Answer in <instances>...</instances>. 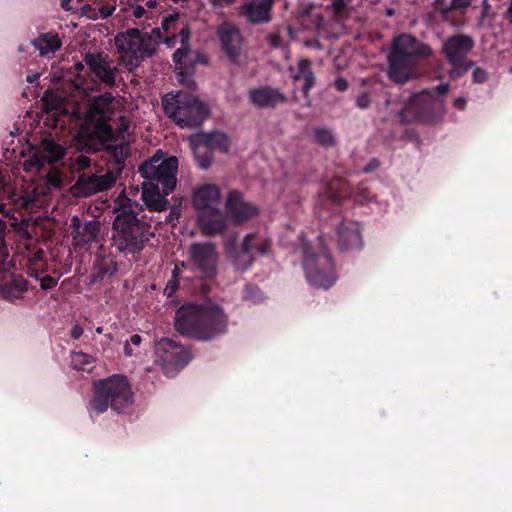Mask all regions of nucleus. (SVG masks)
Segmentation results:
<instances>
[{
    "label": "nucleus",
    "instance_id": "nucleus-42",
    "mask_svg": "<svg viewBox=\"0 0 512 512\" xmlns=\"http://www.w3.org/2000/svg\"><path fill=\"white\" fill-rule=\"evenodd\" d=\"M70 160V166L76 171L84 170L91 164L90 158L85 155H77L75 158H71Z\"/></svg>",
    "mask_w": 512,
    "mask_h": 512
},
{
    "label": "nucleus",
    "instance_id": "nucleus-18",
    "mask_svg": "<svg viewBox=\"0 0 512 512\" xmlns=\"http://www.w3.org/2000/svg\"><path fill=\"white\" fill-rule=\"evenodd\" d=\"M225 213L236 221H250L259 215L260 209L246 201L241 192L232 190L225 200Z\"/></svg>",
    "mask_w": 512,
    "mask_h": 512
},
{
    "label": "nucleus",
    "instance_id": "nucleus-15",
    "mask_svg": "<svg viewBox=\"0 0 512 512\" xmlns=\"http://www.w3.org/2000/svg\"><path fill=\"white\" fill-rule=\"evenodd\" d=\"M148 239L143 226H113V246L120 252L136 253L142 250Z\"/></svg>",
    "mask_w": 512,
    "mask_h": 512
},
{
    "label": "nucleus",
    "instance_id": "nucleus-12",
    "mask_svg": "<svg viewBox=\"0 0 512 512\" xmlns=\"http://www.w3.org/2000/svg\"><path fill=\"white\" fill-rule=\"evenodd\" d=\"M193 205L199 212L200 224H222L220 210V190L217 186L206 184L193 193Z\"/></svg>",
    "mask_w": 512,
    "mask_h": 512
},
{
    "label": "nucleus",
    "instance_id": "nucleus-11",
    "mask_svg": "<svg viewBox=\"0 0 512 512\" xmlns=\"http://www.w3.org/2000/svg\"><path fill=\"white\" fill-rule=\"evenodd\" d=\"M156 362L167 377H174L192 359L191 352L175 341L162 338L155 346Z\"/></svg>",
    "mask_w": 512,
    "mask_h": 512
},
{
    "label": "nucleus",
    "instance_id": "nucleus-5",
    "mask_svg": "<svg viewBox=\"0 0 512 512\" xmlns=\"http://www.w3.org/2000/svg\"><path fill=\"white\" fill-rule=\"evenodd\" d=\"M165 114L181 128L200 126L209 115L208 106L195 95L179 91L162 98Z\"/></svg>",
    "mask_w": 512,
    "mask_h": 512
},
{
    "label": "nucleus",
    "instance_id": "nucleus-21",
    "mask_svg": "<svg viewBox=\"0 0 512 512\" xmlns=\"http://www.w3.org/2000/svg\"><path fill=\"white\" fill-rule=\"evenodd\" d=\"M116 129L111 140H102L109 143L108 147L111 149L112 154L115 156L118 163L123 162L129 155V133L128 121L122 115L118 116Z\"/></svg>",
    "mask_w": 512,
    "mask_h": 512
},
{
    "label": "nucleus",
    "instance_id": "nucleus-32",
    "mask_svg": "<svg viewBox=\"0 0 512 512\" xmlns=\"http://www.w3.org/2000/svg\"><path fill=\"white\" fill-rule=\"evenodd\" d=\"M27 288V281L21 275H17L15 278L10 279L3 287H0V295L12 301L19 298Z\"/></svg>",
    "mask_w": 512,
    "mask_h": 512
},
{
    "label": "nucleus",
    "instance_id": "nucleus-25",
    "mask_svg": "<svg viewBox=\"0 0 512 512\" xmlns=\"http://www.w3.org/2000/svg\"><path fill=\"white\" fill-rule=\"evenodd\" d=\"M337 244L342 252L361 249L363 240L358 226H338Z\"/></svg>",
    "mask_w": 512,
    "mask_h": 512
},
{
    "label": "nucleus",
    "instance_id": "nucleus-44",
    "mask_svg": "<svg viewBox=\"0 0 512 512\" xmlns=\"http://www.w3.org/2000/svg\"><path fill=\"white\" fill-rule=\"evenodd\" d=\"M471 3L472 0H451L450 7L463 14L471 6Z\"/></svg>",
    "mask_w": 512,
    "mask_h": 512
},
{
    "label": "nucleus",
    "instance_id": "nucleus-33",
    "mask_svg": "<svg viewBox=\"0 0 512 512\" xmlns=\"http://www.w3.org/2000/svg\"><path fill=\"white\" fill-rule=\"evenodd\" d=\"M74 246H84L96 240L99 235L100 226H73Z\"/></svg>",
    "mask_w": 512,
    "mask_h": 512
},
{
    "label": "nucleus",
    "instance_id": "nucleus-50",
    "mask_svg": "<svg viewBox=\"0 0 512 512\" xmlns=\"http://www.w3.org/2000/svg\"><path fill=\"white\" fill-rule=\"evenodd\" d=\"M82 12L84 15H86L88 18H90L92 20L99 19L98 10L90 4H85L82 7Z\"/></svg>",
    "mask_w": 512,
    "mask_h": 512
},
{
    "label": "nucleus",
    "instance_id": "nucleus-26",
    "mask_svg": "<svg viewBox=\"0 0 512 512\" xmlns=\"http://www.w3.org/2000/svg\"><path fill=\"white\" fill-rule=\"evenodd\" d=\"M189 53V46H182L174 52L173 61L175 63L177 81L188 89H194L196 86L195 82L185 67Z\"/></svg>",
    "mask_w": 512,
    "mask_h": 512
},
{
    "label": "nucleus",
    "instance_id": "nucleus-38",
    "mask_svg": "<svg viewBox=\"0 0 512 512\" xmlns=\"http://www.w3.org/2000/svg\"><path fill=\"white\" fill-rule=\"evenodd\" d=\"M243 299L249 303L256 304L264 299L261 290L254 285H246L243 291Z\"/></svg>",
    "mask_w": 512,
    "mask_h": 512
},
{
    "label": "nucleus",
    "instance_id": "nucleus-14",
    "mask_svg": "<svg viewBox=\"0 0 512 512\" xmlns=\"http://www.w3.org/2000/svg\"><path fill=\"white\" fill-rule=\"evenodd\" d=\"M113 171H107L102 175L96 173H82L72 186V194L76 197H88L93 194L109 190L116 182Z\"/></svg>",
    "mask_w": 512,
    "mask_h": 512
},
{
    "label": "nucleus",
    "instance_id": "nucleus-23",
    "mask_svg": "<svg viewBox=\"0 0 512 512\" xmlns=\"http://www.w3.org/2000/svg\"><path fill=\"white\" fill-rule=\"evenodd\" d=\"M273 0H250L242 5L241 14L252 24L267 23L271 19Z\"/></svg>",
    "mask_w": 512,
    "mask_h": 512
},
{
    "label": "nucleus",
    "instance_id": "nucleus-59",
    "mask_svg": "<svg viewBox=\"0 0 512 512\" xmlns=\"http://www.w3.org/2000/svg\"><path fill=\"white\" fill-rule=\"evenodd\" d=\"M453 105L458 110L463 111L466 107V99L463 97H458L454 100Z\"/></svg>",
    "mask_w": 512,
    "mask_h": 512
},
{
    "label": "nucleus",
    "instance_id": "nucleus-13",
    "mask_svg": "<svg viewBox=\"0 0 512 512\" xmlns=\"http://www.w3.org/2000/svg\"><path fill=\"white\" fill-rule=\"evenodd\" d=\"M203 305H187L180 307L175 315L174 326L177 332L200 341H209V334L203 333Z\"/></svg>",
    "mask_w": 512,
    "mask_h": 512
},
{
    "label": "nucleus",
    "instance_id": "nucleus-39",
    "mask_svg": "<svg viewBox=\"0 0 512 512\" xmlns=\"http://www.w3.org/2000/svg\"><path fill=\"white\" fill-rule=\"evenodd\" d=\"M314 138L317 143L323 146H332L335 142L332 131L326 128L315 129Z\"/></svg>",
    "mask_w": 512,
    "mask_h": 512
},
{
    "label": "nucleus",
    "instance_id": "nucleus-53",
    "mask_svg": "<svg viewBox=\"0 0 512 512\" xmlns=\"http://www.w3.org/2000/svg\"><path fill=\"white\" fill-rule=\"evenodd\" d=\"M335 87L338 91H345L348 88V82L346 79L339 77L335 80Z\"/></svg>",
    "mask_w": 512,
    "mask_h": 512
},
{
    "label": "nucleus",
    "instance_id": "nucleus-17",
    "mask_svg": "<svg viewBox=\"0 0 512 512\" xmlns=\"http://www.w3.org/2000/svg\"><path fill=\"white\" fill-rule=\"evenodd\" d=\"M65 150L51 139H44L39 144L34 154L25 160V171L39 170L45 163H55L63 159Z\"/></svg>",
    "mask_w": 512,
    "mask_h": 512
},
{
    "label": "nucleus",
    "instance_id": "nucleus-57",
    "mask_svg": "<svg viewBox=\"0 0 512 512\" xmlns=\"http://www.w3.org/2000/svg\"><path fill=\"white\" fill-rule=\"evenodd\" d=\"M379 167V161L377 159H372L363 169L365 173L372 172Z\"/></svg>",
    "mask_w": 512,
    "mask_h": 512
},
{
    "label": "nucleus",
    "instance_id": "nucleus-61",
    "mask_svg": "<svg viewBox=\"0 0 512 512\" xmlns=\"http://www.w3.org/2000/svg\"><path fill=\"white\" fill-rule=\"evenodd\" d=\"M179 216H180V212H179L178 208H173L169 213L168 221L172 222L174 220H177L179 218Z\"/></svg>",
    "mask_w": 512,
    "mask_h": 512
},
{
    "label": "nucleus",
    "instance_id": "nucleus-9",
    "mask_svg": "<svg viewBox=\"0 0 512 512\" xmlns=\"http://www.w3.org/2000/svg\"><path fill=\"white\" fill-rule=\"evenodd\" d=\"M450 89L449 84L442 83L432 89H424L411 96L409 104L404 111H413L414 117L425 121L434 122L440 119L446 112L444 98Z\"/></svg>",
    "mask_w": 512,
    "mask_h": 512
},
{
    "label": "nucleus",
    "instance_id": "nucleus-63",
    "mask_svg": "<svg viewBox=\"0 0 512 512\" xmlns=\"http://www.w3.org/2000/svg\"><path fill=\"white\" fill-rule=\"evenodd\" d=\"M38 77H39L38 74H32V75H28L26 80L29 83H33L34 81H36L38 79Z\"/></svg>",
    "mask_w": 512,
    "mask_h": 512
},
{
    "label": "nucleus",
    "instance_id": "nucleus-40",
    "mask_svg": "<svg viewBox=\"0 0 512 512\" xmlns=\"http://www.w3.org/2000/svg\"><path fill=\"white\" fill-rule=\"evenodd\" d=\"M113 224H140V220L131 209L128 210L127 207H123Z\"/></svg>",
    "mask_w": 512,
    "mask_h": 512
},
{
    "label": "nucleus",
    "instance_id": "nucleus-20",
    "mask_svg": "<svg viewBox=\"0 0 512 512\" xmlns=\"http://www.w3.org/2000/svg\"><path fill=\"white\" fill-rule=\"evenodd\" d=\"M86 65L92 73L105 85H116L117 68L99 53H86L84 56Z\"/></svg>",
    "mask_w": 512,
    "mask_h": 512
},
{
    "label": "nucleus",
    "instance_id": "nucleus-24",
    "mask_svg": "<svg viewBox=\"0 0 512 512\" xmlns=\"http://www.w3.org/2000/svg\"><path fill=\"white\" fill-rule=\"evenodd\" d=\"M249 99L252 104L261 108L272 107L287 100L283 93L271 87L252 89L249 93Z\"/></svg>",
    "mask_w": 512,
    "mask_h": 512
},
{
    "label": "nucleus",
    "instance_id": "nucleus-64",
    "mask_svg": "<svg viewBox=\"0 0 512 512\" xmlns=\"http://www.w3.org/2000/svg\"><path fill=\"white\" fill-rule=\"evenodd\" d=\"M507 19L512 22V0L509 4L508 10H507Z\"/></svg>",
    "mask_w": 512,
    "mask_h": 512
},
{
    "label": "nucleus",
    "instance_id": "nucleus-35",
    "mask_svg": "<svg viewBox=\"0 0 512 512\" xmlns=\"http://www.w3.org/2000/svg\"><path fill=\"white\" fill-rule=\"evenodd\" d=\"M46 193V188L30 185L23 196H21V205L25 208H33L39 201V197Z\"/></svg>",
    "mask_w": 512,
    "mask_h": 512
},
{
    "label": "nucleus",
    "instance_id": "nucleus-27",
    "mask_svg": "<svg viewBox=\"0 0 512 512\" xmlns=\"http://www.w3.org/2000/svg\"><path fill=\"white\" fill-rule=\"evenodd\" d=\"M31 43L40 56L47 58H51L62 46L59 36L54 33L40 34Z\"/></svg>",
    "mask_w": 512,
    "mask_h": 512
},
{
    "label": "nucleus",
    "instance_id": "nucleus-49",
    "mask_svg": "<svg viewBox=\"0 0 512 512\" xmlns=\"http://www.w3.org/2000/svg\"><path fill=\"white\" fill-rule=\"evenodd\" d=\"M40 280V287L43 290H49L52 289L57 285L56 279H54L51 276H44L39 279Z\"/></svg>",
    "mask_w": 512,
    "mask_h": 512
},
{
    "label": "nucleus",
    "instance_id": "nucleus-56",
    "mask_svg": "<svg viewBox=\"0 0 512 512\" xmlns=\"http://www.w3.org/2000/svg\"><path fill=\"white\" fill-rule=\"evenodd\" d=\"M132 13L135 18L140 19L146 15L147 11L143 6L137 5L133 7Z\"/></svg>",
    "mask_w": 512,
    "mask_h": 512
},
{
    "label": "nucleus",
    "instance_id": "nucleus-43",
    "mask_svg": "<svg viewBox=\"0 0 512 512\" xmlns=\"http://www.w3.org/2000/svg\"><path fill=\"white\" fill-rule=\"evenodd\" d=\"M177 277H178V269L174 268L173 271H172V277L167 282V284H166V286L164 288V294L167 297H171L176 292V290L178 289L179 284H178Z\"/></svg>",
    "mask_w": 512,
    "mask_h": 512
},
{
    "label": "nucleus",
    "instance_id": "nucleus-37",
    "mask_svg": "<svg viewBox=\"0 0 512 512\" xmlns=\"http://www.w3.org/2000/svg\"><path fill=\"white\" fill-rule=\"evenodd\" d=\"M45 182L47 185V189L49 190L61 188L63 185L62 172L55 167L50 168V170L45 176Z\"/></svg>",
    "mask_w": 512,
    "mask_h": 512
},
{
    "label": "nucleus",
    "instance_id": "nucleus-3",
    "mask_svg": "<svg viewBox=\"0 0 512 512\" xmlns=\"http://www.w3.org/2000/svg\"><path fill=\"white\" fill-rule=\"evenodd\" d=\"M299 248L304 259L303 268L308 283L315 288H330L337 280L334 260L323 244L321 236L315 243L306 241L303 235L299 236Z\"/></svg>",
    "mask_w": 512,
    "mask_h": 512
},
{
    "label": "nucleus",
    "instance_id": "nucleus-10",
    "mask_svg": "<svg viewBox=\"0 0 512 512\" xmlns=\"http://www.w3.org/2000/svg\"><path fill=\"white\" fill-rule=\"evenodd\" d=\"M474 45L473 37L466 34L451 35L443 42L441 53L451 66L449 74L452 78L461 77L472 67L468 55Z\"/></svg>",
    "mask_w": 512,
    "mask_h": 512
},
{
    "label": "nucleus",
    "instance_id": "nucleus-54",
    "mask_svg": "<svg viewBox=\"0 0 512 512\" xmlns=\"http://www.w3.org/2000/svg\"><path fill=\"white\" fill-rule=\"evenodd\" d=\"M179 37L181 39L182 46H188L189 38H190V31L187 28H184L180 31Z\"/></svg>",
    "mask_w": 512,
    "mask_h": 512
},
{
    "label": "nucleus",
    "instance_id": "nucleus-55",
    "mask_svg": "<svg viewBox=\"0 0 512 512\" xmlns=\"http://www.w3.org/2000/svg\"><path fill=\"white\" fill-rule=\"evenodd\" d=\"M71 337L78 340L83 335V329L79 324H75L71 329Z\"/></svg>",
    "mask_w": 512,
    "mask_h": 512
},
{
    "label": "nucleus",
    "instance_id": "nucleus-19",
    "mask_svg": "<svg viewBox=\"0 0 512 512\" xmlns=\"http://www.w3.org/2000/svg\"><path fill=\"white\" fill-rule=\"evenodd\" d=\"M201 326L203 333L209 334L212 340L227 332L228 319L220 306L207 303L203 305Z\"/></svg>",
    "mask_w": 512,
    "mask_h": 512
},
{
    "label": "nucleus",
    "instance_id": "nucleus-58",
    "mask_svg": "<svg viewBox=\"0 0 512 512\" xmlns=\"http://www.w3.org/2000/svg\"><path fill=\"white\" fill-rule=\"evenodd\" d=\"M236 0H211V3L215 7H225L232 5Z\"/></svg>",
    "mask_w": 512,
    "mask_h": 512
},
{
    "label": "nucleus",
    "instance_id": "nucleus-8",
    "mask_svg": "<svg viewBox=\"0 0 512 512\" xmlns=\"http://www.w3.org/2000/svg\"><path fill=\"white\" fill-rule=\"evenodd\" d=\"M270 248V241L259 233H249L241 245L238 236L230 235L225 241L226 256L237 272H246L254 262L253 252L265 255Z\"/></svg>",
    "mask_w": 512,
    "mask_h": 512
},
{
    "label": "nucleus",
    "instance_id": "nucleus-30",
    "mask_svg": "<svg viewBox=\"0 0 512 512\" xmlns=\"http://www.w3.org/2000/svg\"><path fill=\"white\" fill-rule=\"evenodd\" d=\"M117 271L115 261L110 257H98L94 266L93 272L90 276V284H96L101 281L105 276H112Z\"/></svg>",
    "mask_w": 512,
    "mask_h": 512
},
{
    "label": "nucleus",
    "instance_id": "nucleus-46",
    "mask_svg": "<svg viewBox=\"0 0 512 512\" xmlns=\"http://www.w3.org/2000/svg\"><path fill=\"white\" fill-rule=\"evenodd\" d=\"M226 226H200L204 236L223 234Z\"/></svg>",
    "mask_w": 512,
    "mask_h": 512
},
{
    "label": "nucleus",
    "instance_id": "nucleus-60",
    "mask_svg": "<svg viewBox=\"0 0 512 512\" xmlns=\"http://www.w3.org/2000/svg\"><path fill=\"white\" fill-rule=\"evenodd\" d=\"M141 340L142 338L140 335L134 334L129 338V340H127V342H129L131 346H138L141 343Z\"/></svg>",
    "mask_w": 512,
    "mask_h": 512
},
{
    "label": "nucleus",
    "instance_id": "nucleus-7",
    "mask_svg": "<svg viewBox=\"0 0 512 512\" xmlns=\"http://www.w3.org/2000/svg\"><path fill=\"white\" fill-rule=\"evenodd\" d=\"M123 107L120 98L105 93L93 99L85 111V125L91 134H95L101 140H111L114 135V127L107 121L119 113Z\"/></svg>",
    "mask_w": 512,
    "mask_h": 512
},
{
    "label": "nucleus",
    "instance_id": "nucleus-52",
    "mask_svg": "<svg viewBox=\"0 0 512 512\" xmlns=\"http://www.w3.org/2000/svg\"><path fill=\"white\" fill-rule=\"evenodd\" d=\"M115 9H116L115 6L101 7L100 9H98L99 18L106 19V18L110 17L113 14V12L115 11Z\"/></svg>",
    "mask_w": 512,
    "mask_h": 512
},
{
    "label": "nucleus",
    "instance_id": "nucleus-28",
    "mask_svg": "<svg viewBox=\"0 0 512 512\" xmlns=\"http://www.w3.org/2000/svg\"><path fill=\"white\" fill-rule=\"evenodd\" d=\"M290 72L295 81H303V93L307 97L315 83L311 62L307 59H302L298 62L297 66L290 67Z\"/></svg>",
    "mask_w": 512,
    "mask_h": 512
},
{
    "label": "nucleus",
    "instance_id": "nucleus-34",
    "mask_svg": "<svg viewBox=\"0 0 512 512\" xmlns=\"http://www.w3.org/2000/svg\"><path fill=\"white\" fill-rule=\"evenodd\" d=\"M190 148L194 153V156L197 160V163L200 168L207 169L212 164V151L206 148L197 138L190 136L189 137Z\"/></svg>",
    "mask_w": 512,
    "mask_h": 512
},
{
    "label": "nucleus",
    "instance_id": "nucleus-51",
    "mask_svg": "<svg viewBox=\"0 0 512 512\" xmlns=\"http://www.w3.org/2000/svg\"><path fill=\"white\" fill-rule=\"evenodd\" d=\"M370 96L367 93H363L357 97L356 104L358 107L364 109L370 105Z\"/></svg>",
    "mask_w": 512,
    "mask_h": 512
},
{
    "label": "nucleus",
    "instance_id": "nucleus-6",
    "mask_svg": "<svg viewBox=\"0 0 512 512\" xmlns=\"http://www.w3.org/2000/svg\"><path fill=\"white\" fill-rule=\"evenodd\" d=\"M114 41L120 55V62L129 71H134L145 58L152 56L157 46L150 35L136 28L118 33Z\"/></svg>",
    "mask_w": 512,
    "mask_h": 512
},
{
    "label": "nucleus",
    "instance_id": "nucleus-45",
    "mask_svg": "<svg viewBox=\"0 0 512 512\" xmlns=\"http://www.w3.org/2000/svg\"><path fill=\"white\" fill-rule=\"evenodd\" d=\"M435 5L440 15L444 18H447L451 12L455 11L454 8L450 7V3H445L444 0H435Z\"/></svg>",
    "mask_w": 512,
    "mask_h": 512
},
{
    "label": "nucleus",
    "instance_id": "nucleus-47",
    "mask_svg": "<svg viewBox=\"0 0 512 512\" xmlns=\"http://www.w3.org/2000/svg\"><path fill=\"white\" fill-rule=\"evenodd\" d=\"M488 79L487 72L482 68H476L472 73V80L474 83L482 84Z\"/></svg>",
    "mask_w": 512,
    "mask_h": 512
},
{
    "label": "nucleus",
    "instance_id": "nucleus-2",
    "mask_svg": "<svg viewBox=\"0 0 512 512\" xmlns=\"http://www.w3.org/2000/svg\"><path fill=\"white\" fill-rule=\"evenodd\" d=\"M432 49L411 34H401L394 38L388 55L387 76L395 84H405L420 76L418 64L429 58Z\"/></svg>",
    "mask_w": 512,
    "mask_h": 512
},
{
    "label": "nucleus",
    "instance_id": "nucleus-41",
    "mask_svg": "<svg viewBox=\"0 0 512 512\" xmlns=\"http://www.w3.org/2000/svg\"><path fill=\"white\" fill-rule=\"evenodd\" d=\"M331 6L339 20H342L348 15L349 7L347 0H333Z\"/></svg>",
    "mask_w": 512,
    "mask_h": 512
},
{
    "label": "nucleus",
    "instance_id": "nucleus-48",
    "mask_svg": "<svg viewBox=\"0 0 512 512\" xmlns=\"http://www.w3.org/2000/svg\"><path fill=\"white\" fill-rule=\"evenodd\" d=\"M373 198L372 195H370V192L367 190L366 187L360 188L359 193L356 196V201L360 205H364L365 203H368Z\"/></svg>",
    "mask_w": 512,
    "mask_h": 512
},
{
    "label": "nucleus",
    "instance_id": "nucleus-4",
    "mask_svg": "<svg viewBox=\"0 0 512 512\" xmlns=\"http://www.w3.org/2000/svg\"><path fill=\"white\" fill-rule=\"evenodd\" d=\"M133 403V392L124 376L114 375L99 380L95 384V395L89 401V414L92 418L104 413L108 406L116 413H122Z\"/></svg>",
    "mask_w": 512,
    "mask_h": 512
},
{
    "label": "nucleus",
    "instance_id": "nucleus-29",
    "mask_svg": "<svg viewBox=\"0 0 512 512\" xmlns=\"http://www.w3.org/2000/svg\"><path fill=\"white\" fill-rule=\"evenodd\" d=\"M193 137L197 138L210 151L219 150L227 152L230 147V139L224 132L202 133L193 135Z\"/></svg>",
    "mask_w": 512,
    "mask_h": 512
},
{
    "label": "nucleus",
    "instance_id": "nucleus-36",
    "mask_svg": "<svg viewBox=\"0 0 512 512\" xmlns=\"http://www.w3.org/2000/svg\"><path fill=\"white\" fill-rule=\"evenodd\" d=\"M93 362L91 355L82 352H73L71 355V367L75 370L90 371Z\"/></svg>",
    "mask_w": 512,
    "mask_h": 512
},
{
    "label": "nucleus",
    "instance_id": "nucleus-16",
    "mask_svg": "<svg viewBox=\"0 0 512 512\" xmlns=\"http://www.w3.org/2000/svg\"><path fill=\"white\" fill-rule=\"evenodd\" d=\"M190 258L194 269L206 278H213L217 274L218 253L212 243H193L190 247Z\"/></svg>",
    "mask_w": 512,
    "mask_h": 512
},
{
    "label": "nucleus",
    "instance_id": "nucleus-22",
    "mask_svg": "<svg viewBox=\"0 0 512 512\" xmlns=\"http://www.w3.org/2000/svg\"><path fill=\"white\" fill-rule=\"evenodd\" d=\"M218 36L222 48L229 59L236 62L242 51V36L237 27L229 23L222 24L218 29Z\"/></svg>",
    "mask_w": 512,
    "mask_h": 512
},
{
    "label": "nucleus",
    "instance_id": "nucleus-62",
    "mask_svg": "<svg viewBox=\"0 0 512 512\" xmlns=\"http://www.w3.org/2000/svg\"><path fill=\"white\" fill-rule=\"evenodd\" d=\"M124 353L128 357L133 355V350H132L131 344L129 342H127V341H126L125 346H124Z\"/></svg>",
    "mask_w": 512,
    "mask_h": 512
},
{
    "label": "nucleus",
    "instance_id": "nucleus-1",
    "mask_svg": "<svg viewBox=\"0 0 512 512\" xmlns=\"http://www.w3.org/2000/svg\"><path fill=\"white\" fill-rule=\"evenodd\" d=\"M178 159L175 156L162 159L156 154L139 167L145 181L142 184V200L150 210L163 211L167 207L164 195L176 186Z\"/></svg>",
    "mask_w": 512,
    "mask_h": 512
},
{
    "label": "nucleus",
    "instance_id": "nucleus-31",
    "mask_svg": "<svg viewBox=\"0 0 512 512\" xmlns=\"http://www.w3.org/2000/svg\"><path fill=\"white\" fill-rule=\"evenodd\" d=\"M8 256V248L5 242V226H0V287H3L10 279L17 276L11 271V266L5 264Z\"/></svg>",
    "mask_w": 512,
    "mask_h": 512
}]
</instances>
